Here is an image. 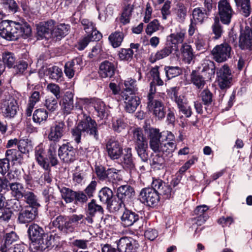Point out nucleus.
Segmentation results:
<instances>
[{
  "mask_svg": "<svg viewBox=\"0 0 252 252\" xmlns=\"http://www.w3.org/2000/svg\"><path fill=\"white\" fill-rule=\"evenodd\" d=\"M113 196L112 190L107 187L102 188L98 194L100 201L106 204L113 198Z\"/></svg>",
  "mask_w": 252,
  "mask_h": 252,
  "instance_id": "nucleus-42",
  "label": "nucleus"
},
{
  "mask_svg": "<svg viewBox=\"0 0 252 252\" xmlns=\"http://www.w3.org/2000/svg\"><path fill=\"white\" fill-rule=\"evenodd\" d=\"M180 51L183 61L189 64L194 57L191 46L185 43L182 44Z\"/></svg>",
  "mask_w": 252,
  "mask_h": 252,
  "instance_id": "nucleus-30",
  "label": "nucleus"
},
{
  "mask_svg": "<svg viewBox=\"0 0 252 252\" xmlns=\"http://www.w3.org/2000/svg\"><path fill=\"white\" fill-rule=\"evenodd\" d=\"M124 153L118 160L123 167L127 170H132L135 167L131 148L127 147L124 149Z\"/></svg>",
  "mask_w": 252,
  "mask_h": 252,
  "instance_id": "nucleus-20",
  "label": "nucleus"
},
{
  "mask_svg": "<svg viewBox=\"0 0 252 252\" xmlns=\"http://www.w3.org/2000/svg\"><path fill=\"white\" fill-rule=\"evenodd\" d=\"M212 29L213 33L215 35V38H219L222 34L223 30L218 17H216L214 18V22L212 26Z\"/></svg>",
  "mask_w": 252,
  "mask_h": 252,
  "instance_id": "nucleus-58",
  "label": "nucleus"
},
{
  "mask_svg": "<svg viewBox=\"0 0 252 252\" xmlns=\"http://www.w3.org/2000/svg\"><path fill=\"white\" fill-rule=\"evenodd\" d=\"M11 191V194L13 196L17 198H21L23 197L24 194L23 185L18 182L11 183L9 184Z\"/></svg>",
  "mask_w": 252,
  "mask_h": 252,
  "instance_id": "nucleus-39",
  "label": "nucleus"
},
{
  "mask_svg": "<svg viewBox=\"0 0 252 252\" xmlns=\"http://www.w3.org/2000/svg\"><path fill=\"white\" fill-rule=\"evenodd\" d=\"M140 201L149 206H154L159 201V196L157 192L150 188H145L141 189L139 195Z\"/></svg>",
  "mask_w": 252,
  "mask_h": 252,
  "instance_id": "nucleus-9",
  "label": "nucleus"
},
{
  "mask_svg": "<svg viewBox=\"0 0 252 252\" xmlns=\"http://www.w3.org/2000/svg\"><path fill=\"white\" fill-rule=\"evenodd\" d=\"M148 138L150 147L155 153L168 155L176 149L175 136L170 131L159 132L158 129L152 128L149 130Z\"/></svg>",
  "mask_w": 252,
  "mask_h": 252,
  "instance_id": "nucleus-1",
  "label": "nucleus"
},
{
  "mask_svg": "<svg viewBox=\"0 0 252 252\" xmlns=\"http://www.w3.org/2000/svg\"><path fill=\"white\" fill-rule=\"evenodd\" d=\"M83 118L71 130L72 137L77 144L81 142V135L87 134L95 140L98 139L97 124L91 117L84 113Z\"/></svg>",
  "mask_w": 252,
  "mask_h": 252,
  "instance_id": "nucleus-3",
  "label": "nucleus"
},
{
  "mask_svg": "<svg viewBox=\"0 0 252 252\" xmlns=\"http://www.w3.org/2000/svg\"><path fill=\"white\" fill-rule=\"evenodd\" d=\"M147 108L158 120L164 118L166 114L165 108L161 101L158 100L148 101Z\"/></svg>",
  "mask_w": 252,
  "mask_h": 252,
  "instance_id": "nucleus-18",
  "label": "nucleus"
},
{
  "mask_svg": "<svg viewBox=\"0 0 252 252\" xmlns=\"http://www.w3.org/2000/svg\"><path fill=\"white\" fill-rule=\"evenodd\" d=\"M217 82L221 89L230 87L232 80L231 71L227 64H224L217 70Z\"/></svg>",
  "mask_w": 252,
  "mask_h": 252,
  "instance_id": "nucleus-7",
  "label": "nucleus"
},
{
  "mask_svg": "<svg viewBox=\"0 0 252 252\" xmlns=\"http://www.w3.org/2000/svg\"><path fill=\"white\" fill-rule=\"evenodd\" d=\"M139 219V216L137 213L126 207L121 217V223L125 227L132 226Z\"/></svg>",
  "mask_w": 252,
  "mask_h": 252,
  "instance_id": "nucleus-19",
  "label": "nucleus"
},
{
  "mask_svg": "<svg viewBox=\"0 0 252 252\" xmlns=\"http://www.w3.org/2000/svg\"><path fill=\"white\" fill-rule=\"evenodd\" d=\"M37 215V209L29 207L19 213L18 219L21 223H29L34 220Z\"/></svg>",
  "mask_w": 252,
  "mask_h": 252,
  "instance_id": "nucleus-23",
  "label": "nucleus"
},
{
  "mask_svg": "<svg viewBox=\"0 0 252 252\" xmlns=\"http://www.w3.org/2000/svg\"><path fill=\"white\" fill-rule=\"evenodd\" d=\"M4 243L2 245L0 248H5L8 249L13 247L12 245L18 239V237L16 233L14 231L7 233L4 236Z\"/></svg>",
  "mask_w": 252,
  "mask_h": 252,
  "instance_id": "nucleus-41",
  "label": "nucleus"
},
{
  "mask_svg": "<svg viewBox=\"0 0 252 252\" xmlns=\"http://www.w3.org/2000/svg\"><path fill=\"white\" fill-rule=\"evenodd\" d=\"M28 233L32 242L47 234L44 233L43 228L36 224L30 225L28 230Z\"/></svg>",
  "mask_w": 252,
  "mask_h": 252,
  "instance_id": "nucleus-29",
  "label": "nucleus"
},
{
  "mask_svg": "<svg viewBox=\"0 0 252 252\" xmlns=\"http://www.w3.org/2000/svg\"><path fill=\"white\" fill-rule=\"evenodd\" d=\"M52 243V235L47 234L32 242L30 247L33 252H42L49 248Z\"/></svg>",
  "mask_w": 252,
  "mask_h": 252,
  "instance_id": "nucleus-12",
  "label": "nucleus"
},
{
  "mask_svg": "<svg viewBox=\"0 0 252 252\" xmlns=\"http://www.w3.org/2000/svg\"><path fill=\"white\" fill-rule=\"evenodd\" d=\"M124 85L126 88L124 92L126 93L127 92H130L132 94L137 90L136 81L132 78H127L125 80Z\"/></svg>",
  "mask_w": 252,
  "mask_h": 252,
  "instance_id": "nucleus-62",
  "label": "nucleus"
},
{
  "mask_svg": "<svg viewBox=\"0 0 252 252\" xmlns=\"http://www.w3.org/2000/svg\"><path fill=\"white\" fill-rule=\"evenodd\" d=\"M126 125L123 118H116L113 119V128L115 131L121 132L126 128Z\"/></svg>",
  "mask_w": 252,
  "mask_h": 252,
  "instance_id": "nucleus-60",
  "label": "nucleus"
},
{
  "mask_svg": "<svg viewBox=\"0 0 252 252\" xmlns=\"http://www.w3.org/2000/svg\"><path fill=\"white\" fill-rule=\"evenodd\" d=\"M208 15L207 12H205L201 8L196 7L192 11V18L190 20L201 24L207 18Z\"/></svg>",
  "mask_w": 252,
  "mask_h": 252,
  "instance_id": "nucleus-34",
  "label": "nucleus"
},
{
  "mask_svg": "<svg viewBox=\"0 0 252 252\" xmlns=\"http://www.w3.org/2000/svg\"><path fill=\"white\" fill-rule=\"evenodd\" d=\"M60 190L62 198L66 203H71L73 201L75 196L74 191L66 187L60 188Z\"/></svg>",
  "mask_w": 252,
  "mask_h": 252,
  "instance_id": "nucleus-47",
  "label": "nucleus"
},
{
  "mask_svg": "<svg viewBox=\"0 0 252 252\" xmlns=\"http://www.w3.org/2000/svg\"><path fill=\"white\" fill-rule=\"evenodd\" d=\"M147 148L148 145L146 140L135 143V149L138 155L144 162L147 161L148 159V155L146 152Z\"/></svg>",
  "mask_w": 252,
  "mask_h": 252,
  "instance_id": "nucleus-37",
  "label": "nucleus"
},
{
  "mask_svg": "<svg viewBox=\"0 0 252 252\" xmlns=\"http://www.w3.org/2000/svg\"><path fill=\"white\" fill-rule=\"evenodd\" d=\"M173 48L171 45H167L161 49L157 51L156 53L152 54L149 58L151 63L164 59L169 56L173 52Z\"/></svg>",
  "mask_w": 252,
  "mask_h": 252,
  "instance_id": "nucleus-26",
  "label": "nucleus"
},
{
  "mask_svg": "<svg viewBox=\"0 0 252 252\" xmlns=\"http://www.w3.org/2000/svg\"><path fill=\"white\" fill-rule=\"evenodd\" d=\"M218 9L220 21L224 24L229 25L234 14L230 3L227 0H220L218 3Z\"/></svg>",
  "mask_w": 252,
  "mask_h": 252,
  "instance_id": "nucleus-11",
  "label": "nucleus"
},
{
  "mask_svg": "<svg viewBox=\"0 0 252 252\" xmlns=\"http://www.w3.org/2000/svg\"><path fill=\"white\" fill-rule=\"evenodd\" d=\"M48 74L49 78L58 81L63 76L62 70L57 66H53L48 68Z\"/></svg>",
  "mask_w": 252,
  "mask_h": 252,
  "instance_id": "nucleus-52",
  "label": "nucleus"
},
{
  "mask_svg": "<svg viewBox=\"0 0 252 252\" xmlns=\"http://www.w3.org/2000/svg\"><path fill=\"white\" fill-rule=\"evenodd\" d=\"M73 96V94L71 92H66L62 99L61 107L64 114H69L74 110L79 115L83 113V108L86 109L87 104L90 102L89 99L77 98L74 105Z\"/></svg>",
  "mask_w": 252,
  "mask_h": 252,
  "instance_id": "nucleus-5",
  "label": "nucleus"
},
{
  "mask_svg": "<svg viewBox=\"0 0 252 252\" xmlns=\"http://www.w3.org/2000/svg\"><path fill=\"white\" fill-rule=\"evenodd\" d=\"M107 207L110 211L115 212L118 211L122 207H125L124 200L120 198H113L107 204Z\"/></svg>",
  "mask_w": 252,
  "mask_h": 252,
  "instance_id": "nucleus-45",
  "label": "nucleus"
},
{
  "mask_svg": "<svg viewBox=\"0 0 252 252\" xmlns=\"http://www.w3.org/2000/svg\"><path fill=\"white\" fill-rule=\"evenodd\" d=\"M2 62L9 68L11 67L15 62L14 55L10 52H5L2 55Z\"/></svg>",
  "mask_w": 252,
  "mask_h": 252,
  "instance_id": "nucleus-61",
  "label": "nucleus"
},
{
  "mask_svg": "<svg viewBox=\"0 0 252 252\" xmlns=\"http://www.w3.org/2000/svg\"><path fill=\"white\" fill-rule=\"evenodd\" d=\"M232 49L226 43L216 45L212 50L213 59L218 63H222L231 57Z\"/></svg>",
  "mask_w": 252,
  "mask_h": 252,
  "instance_id": "nucleus-6",
  "label": "nucleus"
},
{
  "mask_svg": "<svg viewBox=\"0 0 252 252\" xmlns=\"http://www.w3.org/2000/svg\"><path fill=\"white\" fill-rule=\"evenodd\" d=\"M81 23L83 26V29L86 32L88 35L93 36V33H94L96 34V31L94 27V24L87 19H83L81 21Z\"/></svg>",
  "mask_w": 252,
  "mask_h": 252,
  "instance_id": "nucleus-51",
  "label": "nucleus"
},
{
  "mask_svg": "<svg viewBox=\"0 0 252 252\" xmlns=\"http://www.w3.org/2000/svg\"><path fill=\"white\" fill-rule=\"evenodd\" d=\"M160 24L158 20L155 19L150 22L145 29L147 35H151L154 32L159 30Z\"/></svg>",
  "mask_w": 252,
  "mask_h": 252,
  "instance_id": "nucleus-59",
  "label": "nucleus"
},
{
  "mask_svg": "<svg viewBox=\"0 0 252 252\" xmlns=\"http://www.w3.org/2000/svg\"><path fill=\"white\" fill-rule=\"evenodd\" d=\"M69 29V26L64 24H61L58 25L55 28H53L52 31V36L60 39L64 37L68 34Z\"/></svg>",
  "mask_w": 252,
  "mask_h": 252,
  "instance_id": "nucleus-40",
  "label": "nucleus"
},
{
  "mask_svg": "<svg viewBox=\"0 0 252 252\" xmlns=\"http://www.w3.org/2000/svg\"><path fill=\"white\" fill-rule=\"evenodd\" d=\"M5 158L9 162H13L14 164L21 163L22 160L21 152L16 149L7 150L5 153Z\"/></svg>",
  "mask_w": 252,
  "mask_h": 252,
  "instance_id": "nucleus-36",
  "label": "nucleus"
},
{
  "mask_svg": "<svg viewBox=\"0 0 252 252\" xmlns=\"http://www.w3.org/2000/svg\"><path fill=\"white\" fill-rule=\"evenodd\" d=\"M134 9V5L131 4L125 5L120 17V22L123 25L128 24Z\"/></svg>",
  "mask_w": 252,
  "mask_h": 252,
  "instance_id": "nucleus-35",
  "label": "nucleus"
},
{
  "mask_svg": "<svg viewBox=\"0 0 252 252\" xmlns=\"http://www.w3.org/2000/svg\"><path fill=\"white\" fill-rule=\"evenodd\" d=\"M84 218L82 214H73L70 216L60 215L56 218L52 223L63 232L72 233L76 231L80 225L85 224Z\"/></svg>",
  "mask_w": 252,
  "mask_h": 252,
  "instance_id": "nucleus-4",
  "label": "nucleus"
},
{
  "mask_svg": "<svg viewBox=\"0 0 252 252\" xmlns=\"http://www.w3.org/2000/svg\"><path fill=\"white\" fill-rule=\"evenodd\" d=\"M23 197L27 204L34 207L40 206L37 196L33 192L30 191H24Z\"/></svg>",
  "mask_w": 252,
  "mask_h": 252,
  "instance_id": "nucleus-49",
  "label": "nucleus"
},
{
  "mask_svg": "<svg viewBox=\"0 0 252 252\" xmlns=\"http://www.w3.org/2000/svg\"><path fill=\"white\" fill-rule=\"evenodd\" d=\"M34 157L35 159L40 166L47 171H50V165L45 158V150L42 144H39L35 147Z\"/></svg>",
  "mask_w": 252,
  "mask_h": 252,
  "instance_id": "nucleus-25",
  "label": "nucleus"
},
{
  "mask_svg": "<svg viewBox=\"0 0 252 252\" xmlns=\"http://www.w3.org/2000/svg\"><path fill=\"white\" fill-rule=\"evenodd\" d=\"M165 160L159 154L153 155L151 157V165L154 168L160 169L164 166Z\"/></svg>",
  "mask_w": 252,
  "mask_h": 252,
  "instance_id": "nucleus-50",
  "label": "nucleus"
},
{
  "mask_svg": "<svg viewBox=\"0 0 252 252\" xmlns=\"http://www.w3.org/2000/svg\"><path fill=\"white\" fill-rule=\"evenodd\" d=\"M58 156L65 162H72L75 158V151L68 144H63L59 148Z\"/></svg>",
  "mask_w": 252,
  "mask_h": 252,
  "instance_id": "nucleus-17",
  "label": "nucleus"
},
{
  "mask_svg": "<svg viewBox=\"0 0 252 252\" xmlns=\"http://www.w3.org/2000/svg\"><path fill=\"white\" fill-rule=\"evenodd\" d=\"M121 96L124 101L125 110L129 113L134 112L140 103L139 97L132 94H128L125 92L121 93Z\"/></svg>",
  "mask_w": 252,
  "mask_h": 252,
  "instance_id": "nucleus-13",
  "label": "nucleus"
},
{
  "mask_svg": "<svg viewBox=\"0 0 252 252\" xmlns=\"http://www.w3.org/2000/svg\"><path fill=\"white\" fill-rule=\"evenodd\" d=\"M126 29H122V31H117L112 33L109 36V40L114 48L119 47L123 41L125 36V32Z\"/></svg>",
  "mask_w": 252,
  "mask_h": 252,
  "instance_id": "nucleus-31",
  "label": "nucleus"
},
{
  "mask_svg": "<svg viewBox=\"0 0 252 252\" xmlns=\"http://www.w3.org/2000/svg\"><path fill=\"white\" fill-rule=\"evenodd\" d=\"M103 52L101 44H96L92 49L91 52L88 55L90 59H99L102 56Z\"/></svg>",
  "mask_w": 252,
  "mask_h": 252,
  "instance_id": "nucleus-63",
  "label": "nucleus"
},
{
  "mask_svg": "<svg viewBox=\"0 0 252 252\" xmlns=\"http://www.w3.org/2000/svg\"><path fill=\"white\" fill-rule=\"evenodd\" d=\"M186 31L180 30L179 32L170 34L167 36V40L172 44H177L182 43L185 39Z\"/></svg>",
  "mask_w": 252,
  "mask_h": 252,
  "instance_id": "nucleus-38",
  "label": "nucleus"
},
{
  "mask_svg": "<svg viewBox=\"0 0 252 252\" xmlns=\"http://www.w3.org/2000/svg\"><path fill=\"white\" fill-rule=\"evenodd\" d=\"M158 69L159 67L158 66H156L151 69L150 73L153 79L151 83L158 86H162L164 84V82L160 78Z\"/></svg>",
  "mask_w": 252,
  "mask_h": 252,
  "instance_id": "nucleus-53",
  "label": "nucleus"
},
{
  "mask_svg": "<svg viewBox=\"0 0 252 252\" xmlns=\"http://www.w3.org/2000/svg\"><path fill=\"white\" fill-rule=\"evenodd\" d=\"M18 109L19 106L16 100L13 98H10L4 102L2 111L5 117L13 118Z\"/></svg>",
  "mask_w": 252,
  "mask_h": 252,
  "instance_id": "nucleus-22",
  "label": "nucleus"
},
{
  "mask_svg": "<svg viewBox=\"0 0 252 252\" xmlns=\"http://www.w3.org/2000/svg\"><path fill=\"white\" fill-rule=\"evenodd\" d=\"M18 150L23 154L29 153L33 148L32 142L28 139H21L18 143Z\"/></svg>",
  "mask_w": 252,
  "mask_h": 252,
  "instance_id": "nucleus-44",
  "label": "nucleus"
},
{
  "mask_svg": "<svg viewBox=\"0 0 252 252\" xmlns=\"http://www.w3.org/2000/svg\"><path fill=\"white\" fill-rule=\"evenodd\" d=\"M55 26L53 20L39 24L37 27L38 35L41 38H48L52 35V31Z\"/></svg>",
  "mask_w": 252,
  "mask_h": 252,
  "instance_id": "nucleus-24",
  "label": "nucleus"
},
{
  "mask_svg": "<svg viewBox=\"0 0 252 252\" xmlns=\"http://www.w3.org/2000/svg\"><path fill=\"white\" fill-rule=\"evenodd\" d=\"M20 198H14L6 201L5 206L10 210H13L14 211L22 210V206L19 200Z\"/></svg>",
  "mask_w": 252,
  "mask_h": 252,
  "instance_id": "nucleus-55",
  "label": "nucleus"
},
{
  "mask_svg": "<svg viewBox=\"0 0 252 252\" xmlns=\"http://www.w3.org/2000/svg\"><path fill=\"white\" fill-rule=\"evenodd\" d=\"M236 4L241 7L242 14L244 16L247 17L250 15L252 11L250 0H241L239 2H236Z\"/></svg>",
  "mask_w": 252,
  "mask_h": 252,
  "instance_id": "nucleus-46",
  "label": "nucleus"
},
{
  "mask_svg": "<svg viewBox=\"0 0 252 252\" xmlns=\"http://www.w3.org/2000/svg\"><path fill=\"white\" fill-rule=\"evenodd\" d=\"M66 132L65 123L62 121H56L49 128L47 138L50 141L59 142Z\"/></svg>",
  "mask_w": 252,
  "mask_h": 252,
  "instance_id": "nucleus-10",
  "label": "nucleus"
},
{
  "mask_svg": "<svg viewBox=\"0 0 252 252\" xmlns=\"http://www.w3.org/2000/svg\"><path fill=\"white\" fill-rule=\"evenodd\" d=\"M105 149L108 157L112 160H118L121 158L124 151L120 143L113 138L107 141Z\"/></svg>",
  "mask_w": 252,
  "mask_h": 252,
  "instance_id": "nucleus-8",
  "label": "nucleus"
},
{
  "mask_svg": "<svg viewBox=\"0 0 252 252\" xmlns=\"http://www.w3.org/2000/svg\"><path fill=\"white\" fill-rule=\"evenodd\" d=\"M190 76L191 83L198 89H202L205 84V81L202 76L195 71H192Z\"/></svg>",
  "mask_w": 252,
  "mask_h": 252,
  "instance_id": "nucleus-48",
  "label": "nucleus"
},
{
  "mask_svg": "<svg viewBox=\"0 0 252 252\" xmlns=\"http://www.w3.org/2000/svg\"><path fill=\"white\" fill-rule=\"evenodd\" d=\"M31 33V27L27 22L3 21L0 23V35L8 40H16L20 37L26 39Z\"/></svg>",
  "mask_w": 252,
  "mask_h": 252,
  "instance_id": "nucleus-2",
  "label": "nucleus"
},
{
  "mask_svg": "<svg viewBox=\"0 0 252 252\" xmlns=\"http://www.w3.org/2000/svg\"><path fill=\"white\" fill-rule=\"evenodd\" d=\"M48 117V113L44 109H38L36 110L33 114V121L38 124H41L45 122Z\"/></svg>",
  "mask_w": 252,
  "mask_h": 252,
  "instance_id": "nucleus-43",
  "label": "nucleus"
},
{
  "mask_svg": "<svg viewBox=\"0 0 252 252\" xmlns=\"http://www.w3.org/2000/svg\"><path fill=\"white\" fill-rule=\"evenodd\" d=\"M239 47L242 50L252 49V30L246 27L239 38Z\"/></svg>",
  "mask_w": 252,
  "mask_h": 252,
  "instance_id": "nucleus-21",
  "label": "nucleus"
},
{
  "mask_svg": "<svg viewBox=\"0 0 252 252\" xmlns=\"http://www.w3.org/2000/svg\"><path fill=\"white\" fill-rule=\"evenodd\" d=\"M134 193L133 188L129 185L121 186L117 189V197L124 201L134 196Z\"/></svg>",
  "mask_w": 252,
  "mask_h": 252,
  "instance_id": "nucleus-32",
  "label": "nucleus"
},
{
  "mask_svg": "<svg viewBox=\"0 0 252 252\" xmlns=\"http://www.w3.org/2000/svg\"><path fill=\"white\" fill-rule=\"evenodd\" d=\"M83 65V62L81 57H77L72 60L71 61L66 63L64 65V72L69 78H72L75 72L81 70Z\"/></svg>",
  "mask_w": 252,
  "mask_h": 252,
  "instance_id": "nucleus-15",
  "label": "nucleus"
},
{
  "mask_svg": "<svg viewBox=\"0 0 252 252\" xmlns=\"http://www.w3.org/2000/svg\"><path fill=\"white\" fill-rule=\"evenodd\" d=\"M90 102L87 104L86 108L89 105L94 107L96 115L100 119H103L108 115V107L101 100L97 98L89 99Z\"/></svg>",
  "mask_w": 252,
  "mask_h": 252,
  "instance_id": "nucleus-16",
  "label": "nucleus"
},
{
  "mask_svg": "<svg viewBox=\"0 0 252 252\" xmlns=\"http://www.w3.org/2000/svg\"><path fill=\"white\" fill-rule=\"evenodd\" d=\"M208 209L209 207L205 205L197 206L194 210V213L198 216L194 218L192 221L199 222V224L202 225L208 219V216L205 213Z\"/></svg>",
  "mask_w": 252,
  "mask_h": 252,
  "instance_id": "nucleus-28",
  "label": "nucleus"
},
{
  "mask_svg": "<svg viewBox=\"0 0 252 252\" xmlns=\"http://www.w3.org/2000/svg\"><path fill=\"white\" fill-rule=\"evenodd\" d=\"M201 97L203 104L209 106L212 102V94L208 90H204L201 93Z\"/></svg>",
  "mask_w": 252,
  "mask_h": 252,
  "instance_id": "nucleus-64",
  "label": "nucleus"
},
{
  "mask_svg": "<svg viewBox=\"0 0 252 252\" xmlns=\"http://www.w3.org/2000/svg\"><path fill=\"white\" fill-rule=\"evenodd\" d=\"M97 36V37L94 38H93V36H91L90 35H88L87 36L84 37L78 42L77 46V49L79 50H83L86 47L92 38L94 40H99L101 37V35L100 33Z\"/></svg>",
  "mask_w": 252,
  "mask_h": 252,
  "instance_id": "nucleus-57",
  "label": "nucleus"
},
{
  "mask_svg": "<svg viewBox=\"0 0 252 252\" xmlns=\"http://www.w3.org/2000/svg\"><path fill=\"white\" fill-rule=\"evenodd\" d=\"M138 247V243L130 237H123L117 242L119 252H136Z\"/></svg>",
  "mask_w": 252,
  "mask_h": 252,
  "instance_id": "nucleus-14",
  "label": "nucleus"
},
{
  "mask_svg": "<svg viewBox=\"0 0 252 252\" xmlns=\"http://www.w3.org/2000/svg\"><path fill=\"white\" fill-rule=\"evenodd\" d=\"M121 170H118L115 168H110L107 169V176L106 181L115 184L117 181H122L123 178L120 174Z\"/></svg>",
  "mask_w": 252,
  "mask_h": 252,
  "instance_id": "nucleus-33",
  "label": "nucleus"
},
{
  "mask_svg": "<svg viewBox=\"0 0 252 252\" xmlns=\"http://www.w3.org/2000/svg\"><path fill=\"white\" fill-rule=\"evenodd\" d=\"M58 99L53 96H48L45 102V106L46 108L51 112L56 111L58 108Z\"/></svg>",
  "mask_w": 252,
  "mask_h": 252,
  "instance_id": "nucleus-56",
  "label": "nucleus"
},
{
  "mask_svg": "<svg viewBox=\"0 0 252 252\" xmlns=\"http://www.w3.org/2000/svg\"><path fill=\"white\" fill-rule=\"evenodd\" d=\"M164 71L168 80L178 76L181 73V69L178 66H165Z\"/></svg>",
  "mask_w": 252,
  "mask_h": 252,
  "instance_id": "nucleus-54",
  "label": "nucleus"
},
{
  "mask_svg": "<svg viewBox=\"0 0 252 252\" xmlns=\"http://www.w3.org/2000/svg\"><path fill=\"white\" fill-rule=\"evenodd\" d=\"M115 67L114 64L108 61L101 63L99 66V74L103 78L111 77L115 72Z\"/></svg>",
  "mask_w": 252,
  "mask_h": 252,
  "instance_id": "nucleus-27",
  "label": "nucleus"
}]
</instances>
